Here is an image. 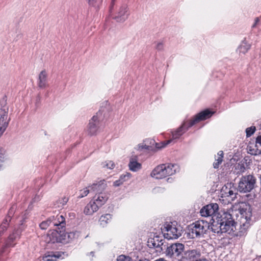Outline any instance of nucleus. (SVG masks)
<instances>
[{
    "label": "nucleus",
    "instance_id": "nucleus-43",
    "mask_svg": "<svg viewBox=\"0 0 261 261\" xmlns=\"http://www.w3.org/2000/svg\"><path fill=\"white\" fill-rule=\"evenodd\" d=\"M256 143L258 145V147L260 148L261 149V135L258 136L256 139Z\"/></svg>",
    "mask_w": 261,
    "mask_h": 261
},
{
    "label": "nucleus",
    "instance_id": "nucleus-25",
    "mask_svg": "<svg viewBox=\"0 0 261 261\" xmlns=\"http://www.w3.org/2000/svg\"><path fill=\"white\" fill-rule=\"evenodd\" d=\"M250 48V45L248 44L246 41H243L238 48L237 51L240 53L245 54L248 51Z\"/></svg>",
    "mask_w": 261,
    "mask_h": 261
},
{
    "label": "nucleus",
    "instance_id": "nucleus-46",
    "mask_svg": "<svg viewBox=\"0 0 261 261\" xmlns=\"http://www.w3.org/2000/svg\"><path fill=\"white\" fill-rule=\"evenodd\" d=\"M228 195L227 196H230L231 198H233L235 197V194L233 193L232 190H229L228 191Z\"/></svg>",
    "mask_w": 261,
    "mask_h": 261
},
{
    "label": "nucleus",
    "instance_id": "nucleus-36",
    "mask_svg": "<svg viewBox=\"0 0 261 261\" xmlns=\"http://www.w3.org/2000/svg\"><path fill=\"white\" fill-rule=\"evenodd\" d=\"M79 236V232L77 231L70 232L67 233V237L69 239V242L72 240L77 238Z\"/></svg>",
    "mask_w": 261,
    "mask_h": 261
},
{
    "label": "nucleus",
    "instance_id": "nucleus-3",
    "mask_svg": "<svg viewBox=\"0 0 261 261\" xmlns=\"http://www.w3.org/2000/svg\"><path fill=\"white\" fill-rule=\"evenodd\" d=\"M109 194L107 192L96 193L93 199L85 207L84 212L86 215H91L97 212L99 208L107 201Z\"/></svg>",
    "mask_w": 261,
    "mask_h": 261
},
{
    "label": "nucleus",
    "instance_id": "nucleus-53",
    "mask_svg": "<svg viewBox=\"0 0 261 261\" xmlns=\"http://www.w3.org/2000/svg\"><path fill=\"white\" fill-rule=\"evenodd\" d=\"M198 261H208L206 258H201L200 259H199Z\"/></svg>",
    "mask_w": 261,
    "mask_h": 261
},
{
    "label": "nucleus",
    "instance_id": "nucleus-8",
    "mask_svg": "<svg viewBox=\"0 0 261 261\" xmlns=\"http://www.w3.org/2000/svg\"><path fill=\"white\" fill-rule=\"evenodd\" d=\"M256 182V178L253 175L243 176L239 182L238 190L242 193L250 192L254 188Z\"/></svg>",
    "mask_w": 261,
    "mask_h": 261
},
{
    "label": "nucleus",
    "instance_id": "nucleus-19",
    "mask_svg": "<svg viewBox=\"0 0 261 261\" xmlns=\"http://www.w3.org/2000/svg\"><path fill=\"white\" fill-rule=\"evenodd\" d=\"M21 231L22 229L20 228L17 229H14L13 231L9 235L6 242L9 243L10 245H14V246L15 243H13L20 238Z\"/></svg>",
    "mask_w": 261,
    "mask_h": 261
},
{
    "label": "nucleus",
    "instance_id": "nucleus-50",
    "mask_svg": "<svg viewBox=\"0 0 261 261\" xmlns=\"http://www.w3.org/2000/svg\"><path fill=\"white\" fill-rule=\"evenodd\" d=\"M40 197H39V196H36L35 197V198H34L33 200H34V201L35 202V201H38V200H40Z\"/></svg>",
    "mask_w": 261,
    "mask_h": 261
},
{
    "label": "nucleus",
    "instance_id": "nucleus-20",
    "mask_svg": "<svg viewBox=\"0 0 261 261\" xmlns=\"http://www.w3.org/2000/svg\"><path fill=\"white\" fill-rule=\"evenodd\" d=\"M128 166L129 169L134 172L137 171L141 168V164L138 162L136 156L130 159Z\"/></svg>",
    "mask_w": 261,
    "mask_h": 261
},
{
    "label": "nucleus",
    "instance_id": "nucleus-54",
    "mask_svg": "<svg viewBox=\"0 0 261 261\" xmlns=\"http://www.w3.org/2000/svg\"><path fill=\"white\" fill-rule=\"evenodd\" d=\"M259 128H260V129H261V121H260V122L259 123Z\"/></svg>",
    "mask_w": 261,
    "mask_h": 261
},
{
    "label": "nucleus",
    "instance_id": "nucleus-41",
    "mask_svg": "<svg viewBox=\"0 0 261 261\" xmlns=\"http://www.w3.org/2000/svg\"><path fill=\"white\" fill-rule=\"evenodd\" d=\"M164 45L163 42H157L155 45V48L159 50H161L163 49Z\"/></svg>",
    "mask_w": 261,
    "mask_h": 261
},
{
    "label": "nucleus",
    "instance_id": "nucleus-7",
    "mask_svg": "<svg viewBox=\"0 0 261 261\" xmlns=\"http://www.w3.org/2000/svg\"><path fill=\"white\" fill-rule=\"evenodd\" d=\"M185 252V245L182 243H173L167 247L165 254L166 256L182 261Z\"/></svg>",
    "mask_w": 261,
    "mask_h": 261
},
{
    "label": "nucleus",
    "instance_id": "nucleus-38",
    "mask_svg": "<svg viewBox=\"0 0 261 261\" xmlns=\"http://www.w3.org/2000/svg\"><path fill=\"white\" fill-rule=\"evenodd\" d=\"M117 261H132V258L129 256L123 255H120L117 258Z\"/></svg>",
    "mask_w": 261,
    "mask_h": 261
},
{
    "label": "nucleus",
    "instance_id": "nucleus-15",
    "mask_svg": "<svg viewBox=\"0 0 261 261\" xmlns=\"http://www.w3.org/2000/svg\"><path fill=\"white\" fill-rule=\"evenodd\" d=\"M101 114L100 112L97 113L90 120L88 126V132L89 135H94L97 133L99 126V116Z\"/></svg>",
    "mask_w": 261,
    "mask_h": 261
},
{
    "label": "nucleus",
    "instance_id": "nucleus-56",
    "mask_svg": "<svg viewBox=\"0 0 261 261\" xmlns=\"http://www.w3.org/2000/svg\"><path fill=\"white\" fill-rule=\"evenodd\" d=\"M139 261H143V260H139ZM144 261H148V260H144Z\"/></svg>",
    "mask_w": 261,
    "mask_h": 261
},
{
    "label": "nucleus",
    "instance_id": "nucleus-30",
    "mask_svg": "<svg viewBox=\"0 0 261 261\" xmlns=\"http://www.w3.org/2000/svg\"><path fill=\"white\" fill-rule=\"evenodd\" d=\"M246 170V168L244 164H238L235 167L234 172L237 174L240 175L244 173Z\"/></svg>",
    "mask_w": 261,
    "mask_h": 261
},
{
    "label": "nucleus",
    "instance_id": "nucleus-13",
    "mask_svg": "<svg viewBox=\"0 0 261 261\" xmlns=\"http://www.w3.org/2000/svg\"><path fill=\"white\" fill-rule=\"evenodd\" d=\"M129 15L128 6L126 4H123L118 8L113 18L117 22H122L127 19Z\"/></svg>",
    "mask_w": 261,
    "mask_h": 261
},
{
    "label": "nucleus",
    "instance_id": "nucleus-31",
    "mask_svg": "<svg viewBox=\"0 0 261 261\" xmlns=\"http://www.w3.org/2000/svg\"><path fill=\"white\" fill-rule=\"evenodd\" d=\"M91 192V188H89V187L81 190L80 191L79 195L77 198H82L86 196Z\"/></svg>",
    "mask_w": 261,
    "mask_h": 261
},
{
    "label": "nucleus",
    "instance_id": "nucleus-6",
    "mask_svg": "<svg viewBox=\"0 0 261 261\" xmlns=\"http://www.w3.org/2000/svg\"><path fill=\"white\" fill-rule=\"evenodd\" d=\"M162 231L165 238L168 240L177 239L182 234L181 226L175 221L165 223Z\"/></svg>",
    "mask_w": 261,
    "mask_h": 261
},
{
    "label": "nucleus",
    "instance_id": "nucleus-2",
    "mask_svg": "<svg viewBox=\"0 0 261 261\" xmlns=\"http://www.w3.org/2000/svg\"><path fill=\"white\" fill-rule=\"evenodd\" d=\"M214 113L208 110H205L198 113L189 122H184L175 132H172V139L168 140L165 144L167 145L173 140L178 139L188 129L198 122L205 120L212 116Z\"/></svg>",
    "mask_w": 261,
    "mask_h": 261
},
{
    "label": "nucleus",
    "instance_id": "nucleus-22",
    "mask_svg": "<svg viewBox=\"0 0 261 261\" xmlns=\"http://www.w3.org/2000/svg\"><path fill=\"white\" fill-rule=\"evenodd\" d=\"M163 240H161L160 241L158 237L151 239L148 241V246L149 247L160 248L161 250H163L162 246L163 245Z\"/></svg>",
    "mask_w": 261,
    "mask_h": 261
},
{
    "label": "nucleus",
    "instance_id": "nucleus-26",
    "mask_svg": "<svg viewBox=\"0 0 261 261\" xmlns=\"http://www.w3.org/2000/svg\"><path fill=\"white\" fill-rule=\"evenodd\" d=\"M223 158V151H219L218 152L217 156L215 158V162L213 164L214 168L217 169L219 168V165L222 163Z\"/></svg>",
    "mask_w": 261,
    "mask_h": 261
},
{
    "label": "nucleus",
    "instance_id": "nucleus-55",
    "mask_svg": "<svg viewBox=\"0 0 261 261\" xmlns=\"http://www.w3.org/2000/svg\"><path fill=\"white\" fill-rule=\"evenodd\" d=\"M90 254H91V255H93V252H90Z\"/></svg>",
    "mask_w": 261,
    "mask_h": 261
},
{
    "label": "nucleus",
    "instance_id": "nucleus-24",
    "mask_svg": "<svg viewBox=\"0 0 261 261\" xmlns=\"http://www.w3.org/2000/svg\"><path fill=\"white\" fill-rule=\"evenodd\" d=\"M14 247V245H10L8 242H6V244L4 245L0 249V257L1 259H4L3 257L7 255L10 252V248Z\"/></svg>",
    "mask_w": 261,
    "mask_h": 261
},
{
    "label": "nucleus",
    "instance_id": "nucleus-49",
    "mask_svg": "<svg viewBox=\"0 0 261 261\" xmlns=\"http://www.w3.org/2000/svg\"><path fill=\"white\" fill-rule=\"evenodd\" d=\"M116 0H112V2H111V7H110V11H112V8L114 5V3L115 2Z\"/></svg>",
    "mask_w": 261,
    "mask_h": 261
},
{
    "label": "nucleus",
    "instance_id": "nucleus-12",
    "mask_svg": "<svg viewBox=\"0 0 261 261\" xmlns=\"http://www.w3.org/2000/svg\"><path fill=\"white\" fill-rule=\"evenodd\" d=\"M219 206L217 203H214L207 204L203 206L200 211V213L202 217L216 216Z\"/></svg>",
    "mask_w": 261,
    "mask_h": 261
},
{
    "label": "nucleus",
    "instance_id": "nucleus-35",
    "mask_svg": "<svg viewBox=\"0 0 261 261\" xmlns=\"http://www.w3.org/2000/svg\"><path fill=\"white\" fill-rule=\"evenodd\" d=\"M256 130L255 126H251L250 127H248L246 129V133L247 137H250L253 133L255 132Z\"/></svg>",
    "mask_w": 261,
    "mask_h": 261
},
{
    "label": "nucleus",
    "instance_id": "nucleus-45",
    "mask_svg": "<svg viewBox=\"0 0 261 261\" xmlns=\"http://www.w3.org/2000/svg\"><path fill=\"white\" fill-rule=\"evenodd\" d=\"M122 184L123 183L121 182V181L119 178V179L116 180V181H115L114 182L113 185L115 187H118V186H120L121 185H122Z\"/></svg>",
    "mask_w": 261,
    "mask_h": 261
},
{
    "label": "nucleus",
    "instance_id": "nucleus-28",
    "mask_svg": "<svg viewBox=\"0 0 261 261\" xmlns=\"http://www.w3.org/2000/svg\"><path fill=\"white\" fill-rule=\"evenodd\" d=\"M7 155L6 151L2 146H0V167H2L3 164L6 161Z\"/></svg>",
    "mask_w": 261,
    "mask_h": 261
},
{
    "label": "nucleus",
    "instance_id": "nucleus-32",
    "mask_svg": "<svg viewBox=\"0 0 261 261\" xmlns=\"http://www.w3.org/2000/svg\"><path fill=\"white\" fill-rule=\"evenodd\" d=\"M102 166L104 168L112 169L115 167L114 163L112 161H107L102 163Z\"/></svg>",
    "mask_w": 261,
    "mask_h": 261
},
{
    "label": "nucleus",
    "instance_id": "nucleus-23",
    "mask_svg": "<svg viewBox=\"0 0 261 261\" xmlns=\"http://www.w3.org/2000/svg\"><path fill=\"white\" fill-rule=\"evenodd\" d=\"M64 254L61 252H50L48 254H45L43 257V261H55L57 258H59L61 256V255Z\"/></svg>",
    "mask_w": 261,
    "mask_h": 261
},
{
    "label": "nucleus",
    "instance_id": "nucleus-11",
    "mask_svg": "<svg viewBox=\"0 0 261 261\" xmlns=\"http://www.w3.org/2000/svg\"><path fill=\"white\" fill-rule=\"evenodd\" d=\"M50 241L54 243L59 242L63 244L69 243L67 237V232H65V227L60 230L54 229V231L49 236Z\"/></svg>",
    "mask_w": 261,
    "mask_h": 261
},
{
    "label": "nucleus",
    "instance_id": "nucleus-4",
    "mask_svg": "<svg viewBox=\"0 0 261 261\" xmlns=\"http://www.w3.org/2000/svg\"><path fill=\"white\" fill-rule=\"evenodd\" d=\"M178 169L176 164H164L156 166L151 172V177L156 179H162L175 174Z\"/></svg>",
    "mask_w": 261,
    "mask_h": 261
},
{
    "label": "nucleus",
    "instance_id": "nucleus-29",
    "mask_svg": "<svg viewBox=\"0 0 261 261\" xmlns=\"http://www.w3.org/2000/svg\"><path fill=\"white\" fill-rule=\"evenodd\" d=\"M10 219H5L2 223L0 225V236H1L4 232L7 230L8 226Z\"/></svg>",
    "mask_w": 261,
    "mask_h": 261
},
{
    "label": "nucleus",
    "instance_id": "nucleus-47",
    "mask_svg": "<svg viewBox=\"0 0 261 261\" xmlns=\"http://www.w3.org/2000/svg\"><path fill=\"white\" fill-rule=\"evenodd\" d=\"M154 191L156 192H162L164 190V189L161 187H157L154 189Z\"/></svg>",
    "mask_w": 261,
    "mask_h": 261
},
{
    "label": "nucleus",
    "instance_id": "nucleus-9",
    "mask_svg": "<svg viewBox=\"0 0 261 261\" xmlns=\"http://www.w3.org/2000/svg\"><path fill=\"white\" fill-rule=\"evenodd\" d=\"M9 107L7 99L4 97L0 100V128L6 130L11 120L8 117Z\"/></svg>",
    "mask_w": 261,
    "mask_h": 261
},
{
    "label": "nucleus",
    "instance_id": "nucleus-33",
    "mask_svg": "<svg viewBox=\"0 0 261 261\" xmlns=\"http://www.w3.org/2000/svg\"><path fill=\"white\" fill-rule=\"evenodd\" d=\"M131 176L132 175L130 173L126 172V173L121 175L120 176L119 179L121 182L123 183L124 181H127L130 179Z\"/></svg>",
    "mask_w": 261,
    "mask_h": 261
},
{
    "label": "nucleus",
    "instance_id": "nucleus-52",
    "mask_svg": "<svg viewBox=\"0 0 261 261\" xmlns=\"http://www.w3.org/2000/svg\"><path fill=\"white\" fill-rule=\"evenodd\" d=\"M156 261H167L166 260H165L164 258H160L156 260Z\"/></svg>",
    "mask_w": 261,
    "mask_h": 261
},
{
    "label": "nucleus",
    "instance_id": "nucleus-48",
    "mask_svg": "<svg viewBox=\"0 0 261 261\" xmlns=\"http://www.w3.org/2000/svg\"><path fill=\"white\" fill-rule=\"evenodd\" d=\"M6 131V130L2 129V128H0V138L3 136L4 132Z\"/></svg>",
    "mask_w": 261,
    "mask_h": 261
},
{
    "label": "nucleus",
    "instance_id": "nucleus-21",
    "mask_svg": "<svg viewBox=\"0 0 261 261\" xmlns=\"http://www.w3.org/2000/svg\"><path fill=\"white\" fill-rule=\"evenodd\" d=\"M248 152L252 155H258L261 154L260 148L258 147V145L255 143H249L247 146Z\"/></svg>",
    "mask_w": 261,
    "mask_h": 261
},
{
    "label": "nucleus",
    "instance_id": "nucleus-14",
    "mask_svg": "<svg viewBox=\"0 0 261 261\" xmlns=\"http://www.w3.org/2000/svg\"><path fill=\"white\" fill-rule=\"evenodd\" d=\"M201 252L199 249L188 250L184 252L182 261H198L200 259Z\"/></svg>",
    "mask_w": 261,
    "mask_h": 261
},
{
    "label": "nucleus",
    "instance_id": "nucleus-40",
    "mask_svg": "<svg viewBox=\"0 0 261 261\" xmlns=\"http://www.w3.org/2000/svg\"><path fill=\"white\" fill-rule=\"evenodd\" d=\"M86 1L90 6H91L93 7L97 6V0H86Z\"/></svg>",
    "mask_w": 261,
    "mask_h": 261
},
{
    "label": "nucleus",
    "instance_id": "nucleus-27",
    "mask_svg": "<svg viewBox=\"0 0 261 261\" xmlns=\"http://www.w3.org/2000/svg\"><path fill=\"white\" fill-rule=\"evenodd\" d=\"M112 219V215L110 214H107L105 215H102L99 219L100 224L105 226L109 221Z\"/></svg>",
    "mask_w": 261,
    "mask_h": 261
},
{
    "label": "nucleus",
    "instance_id": "nucleus-1",
    "mask_svg": "<svg viewBox=\"0 0 261 261\" xmlns=\"http://www.w3.org/2000/svg\"><path fill=\"white\" fill-rule=\"evenodd\" d=\"M216 221H214L211 225V230L214 233H231L236 230V223L229 212L221 211L216 216Z\"/></svg>",
    "mask_w": 261,
    "mask_h": 261
},
{
    "label": "nucleus",
    "instance_id": "nucleus-16",
    "mask_svg": "<svg viewBox=\"0 0 261 261\" xmlns=\"http://www.w3.org/2000/svg\"><path fill=\"white\" fill-rule=\"evenodd\" d=\"M49 218H51L49 224L51 228L56 226L57 227L55 229L60 230L65 227V219L63 215H57L56 217L53 216Z\"/></svg>",
    "mask_w": 261,
    "mask_h": 261
},
{
    "label": "nucleus",
    "instance_id": "nucleus-10",
    "mask_svg": "<svg viewBox=\"0 0 261 261\" xmlns=\"http://www.w3.org/2000/svg\"><path fill=\"white\" fill-rule=\"evenodd\" d=\"M251 213L250 212L245 211L241 213V216L239 219L240 229L237 236L242 237L246 234L248 228L251 224Z\"/></svg>",
    "mask_w": 261,
    "mask_h": 261
},
{
    "label": "nucleus",
    "instance_id": "nucleus-37",
    "mask_svg": "<svg viewBox=\"0 0 261 261\" xmlns=\"http://www.w3.org/2000/svg\"><path fill=\"white\" fill-rule=\"evenodd\" d=\"M16 209V206L13 205L9 210L7 216L5 219H10V221H11V217L13 215L14 212Z\"/></svg>",
    "mask_w": 261,
    "mask_h": 261
},
{
    "label": "nucleus",
    "instance_id": "nucleus-18",
    "mask_svg": "<svg viewBox=\"0 0 261 261\" xmlns=\"http://www.w3.org/2000/svg\"><path fill=\"white\" fill-rule=\"evenodd\" d=\"M106 187L107 184L105 180H100L89 186V188H91V192H96V193L103 192Z\"/></svg>",
    "mask_w": 261,
    "mask_h": 261
},
{
    "label": "nucleus",
    "instance_id": "nucleus-51",
    "mask_svg": "<svg viewBox=\"0 0 261 261\" xmlns=\"http://www.w3.org/2000/svg\"><path fill=\"white\" fill-rule=\"evenodd\" d=\"M173 181V178L169 177L167 179V181L168 182H171Z\"/></svg>",
    "mask_w": 261,
    "mask_h": 261
},
{
    "label": "nucleus",
    "instance_id": "nucleus-5",
    "mask_svg": "<svg viewBox=\"0 0 261 261\" xmlns=\"http://www.w3.org/2000/svg\"><path fill=\"white\" fill-rule=\"evenodd\" d=\"M209 223L203 220H199L189 226V234L192 238L203 237L210 228Z\"/></svg>",
    "mask_w": 261,
    "mask_h": 261
},
{
    "label": "nucleus",
    "instance_id": "nucleus-17",
    "mask_svg": "<svg viewBox=\"0 0 261 261\" xmlns=\"http://www.w3.org/2000/svg\"><path fill=\"white\" fill-rule=\"evenodd\" d=\"M48 74L45 70H42L38 75V86L40 88H45L47 86Z\"/></svg>",
    "mask_w": 261,
    "mask_h": 261
},
{
    "label": "nucleus",
    "instance_id": "nucleus-42",
    "mask_svg": "<svg viewBox=\"0 0 261 261\" xmlns=\"http://www.w3.org/2000/svg\"><path fill=\"white\" fill-rule=\"evenodd\" d=\"M68 201V198L66 197H64L63 198H62V199L59 200L60 203L62 204V206H63L65 204H66Z\"/></svg>",
    "mask_w": 261,
    "mask_h": 261
},
{
    "label": "nucleus",
    "instance_id": "nucleus-34",
    "mask_svg": "<svg viewBox=\"0 0 261 261\" xmlns=\"http://www.w3.org/2000/svg\"><path fill=\"white\" fill-rule=\"evenodd\" d=\"M51 218H48L46 221L42 222L40 224V227L42 229H46L48 226H50L49 223Z\"/></svg>",
    "mask_w": 261,
    "mask_h": 261
},
{
    "label": "nucleus",
    "instance_id": "nucleus-39",
    "mask_svg": "<svg viewBox=\"0 0 261 261\" xmlns=\"http://www.w3.org/2000/svg\"><path fill=\"white\" fill-rule=\"evenodd\" d=\"M149 146L146 144H140L138 145L137 149L138 150H142L143 149H149Z\"/></svg>",
    "mask_w": 261,
    "mask_h": 261
},
{
    "label": "nucleus",
    "instance_id": "nucleus-44",
    "mask_svg": "<svg viewBox=\"0 0 261 261\" xmlns=\"http://www.w3.org/2000/svg\"><path fill=\"white\" fill-rule=\"evenodd\" d=\"M260 21L259 18L258 17H256L255 19L254 23L252 25V28H255L258 24Z\"/></svg>",
    "mask_w": 261,
    "mask_h": 261
}]
</instances>
